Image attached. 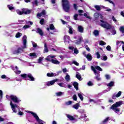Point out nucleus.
<instances>
[{
  "mask_svg": "<svg viewBox=\"0 0 124 124\" xmlns=\"http://www.w3.org/2000/svg\"><path fill=\"white\" fill-rule=\"evenodd\" d=\"M100 21L101 27H102V28H104L105 29H107V30H111V29H112V31H111L112 34H116V33H117L114 26H112V25L109 24L108 23L105 22L102 20H101Z\"/></svg>",
  "mask_w": 124,
  "mask_h": 124,
  "instance_id": "1",
  "label": "nucleus"
},
{
  "mask_svg": "<svg viewBox=\"0 0 124 124\" xmlns=\"http://www.w3.org/2000/svg\"><path fill=\"white\" fill-rule=\"evenodd\" d=\"M23 46L18 48L14 52V54H20L23 52L24 49L27 48V36L24 35L22 38Z\"/></svg>",
  "mask_w": 124,
  "mask_h": 124,
  "instance_id": "2",
  "label": "nucleus"
},
{
  "mask_svg": "<svg viewBox=\"0 0 124 124\" xmlns=\"http://www.w3.org/2000/svg\"><path fill=\"white\" fill-rule=\"evenodd\" d=\"M91 69L95 74V79H96L97 81H101V78H100V74L96 73V70H99V71H102L101 68L98 66H95V67L92 66H91Z\"/></svg>",
  "mask_w": 124,
  "mask_h": 124,
  "instance_id": "3",
  "label": "nucleus"
},
{
  "mask_svg": "<svg viewBox=\"0 0 124 124\" xmlns=\"http://www.w3.org/2000/svg\"><path fill=\"white\" fill-rule=\"evenodd\" d=\"M56 58V55H50L48 56L45 60L48 61V62H51L52 63H54V64H60V62H59L57 60H54L53 59H55Z\"/></svg>",
  "mask_w": 124,
  "mask_h": 124,
  "instance_id": "4",
  "label": "nucleus"
},
{
  "mask_svg": "<svg viewBox=\"0 0 124 124\" xmlns=\"http://www.w3.org/2000/svg\"><path fill=\"white\" fill-rule=\"evenodd\" d=\"M122 104H123L122 101L117 102L111 107L110 109L113 110L114 112H116V113L120 112V109L118 108V107H120Z\"/></svg>",
  "mask_w": 124,
  "mask_h": 124,
  "instance_id": "5",
  "label": "nucleus"
},
{
  "mask_svg": "<svg viewBox=\"0 0 124 124\" xmlns=\"http://www.w3.org/2000/svg\"><path fill=\"white\" fill-rule=\"evenodd\" d=\"M62 4L63 6V9L66 12H68L69 10V2L67 0H62Z\"/></svg>",
  "mask_w": 124,
  "mask_h": 124,
  "instance_id": "6",
  "label": "nucleus"
},
{
  "mask_svg": "<svg viewBox=\"0 0 124 124\" xmlns=\"http://www.w3.org/2000/svg\"><path fill=\"white\" fill-rule=\"evenodd\" d=\"M21 77L24 80H27V78H29L30 81H34V78L31 74H23L20 75Z\"/></svg>",
  "mask_w": 124,
  "mask_h": 124,
  "instance_id": "7",
  "label": "nucleus"
},
{
  "mask_svg": "<svg viewBox=\"0 0 124 124\" xmlns=\"http://www.w3.org/2000/svg\"><path fill=\"white\" fill-rule=\"evenodd\" d=\"M27 113H30L33 116L34 118L35 119L36 122L38 123V124H43V121L39 119V117H38V116H37V114L35 113L34 112H32V111L27 110L26 111Z\"/></svg>",
  "mask_w": 124,
  "mask_h": 124,
  "instance_id": "8",
  "label": "nucleus"
},
{
  "mask_svg": "<svg viewBox=\"0 0 124 124\" xmlns=\"http://www.w3.org/2000/svg\"><path fill=\"white\" fill-rule=\"evenodd\" d=\"M6 97L7 98V99H9V100L11 99V100H13V101H14V102L15 103H18V102H20V101H21V100H19L17 96L14 95H11L10 96L6 95Z\"/></svg>",
  "mask_w": 124,
  "mask_h": 124,
  "instance_id": "9",
  "label": "nucleus"
},
{
  "mask_svg": "<svg viewBox=\"0 0 124 124\" xmlns=\"http://www.w3.org/2000/svg\"><path fill=\"white\" fill-rule=\"evenodd\" d=\"M31 10H28L27 9H22V11L19 10H16V13L18 15H23L24 14H30L31 13Z\"/></svg>",
  "mask_w": 124,
  "mask_h": 124,
  "instance_id": "10",
  "label": "nucleus"
},
{
  "mask_svg": "<svg viewBox=\"0 0 124 124\" xmlns=\"http://www.w3.org/2000/svg\"><path fill=\"white\" fill-rule=\"evenodd\" d=\"M10 105L12 108V110L14 113H17V111H20V109L19 108V107L17 106L16 104H14L12 103V101L10 102Z\"/></svg>",
  "mask_w": 124,
  "mask_h": 124,
  "instance_id": "11",
  "label": "nucleus"
},
{
  "mask_svg": "<svg viewBox=\"0 0 124 124\" xmlns=\"http://www.w3.org/2000/svg\"><path fill=\"white\" fill-rule=\"evenodd\" d=\"M58 81H59V79L56 78V79H53L51 81L47 82L46 83V85L48 87H49V86H53V85H54V84H55V83H56V82H58Z\"/></svg>",
  "mask_w": 124,
  "mask_h": 124,
  "instance_id": "12",
  "label": "nucleus"
},
{
  "mask_svg": "<svg viewBox=\"0 0 124 124\" xmlns=\"http://www.w3.org/2000/svg\"><path fill=\"white\" fill-rule=\"evenodd\" d=\"M29 58L31 60H33V59H36L37 58V55H36V53L34 52L31 53L29 54Z\"/></svg>",
  "mask_w": 124,
  "mask_h": 124,
  "instance_id": "13",
  "label": "nucleus"
},
{
  "mask_svg": "<svg viewBox=\"0 0 124 124\" xmlns=\"http://www.w3.org/2000/svg\"><path fill=\"white\" fill-rule=\"evenodd\" d=\"M64 41L66 45L69 44V42H70V37L69 36H64Z\"/></svg>",
  "mask_w": 124,
  "mask_h": 124,
  "instance_id": "14",
  "label": "nucleus"
},
{
  "mask_svg": "<svg viewBox=\"0 0 124 124\" xmlns=\"http://www.w3.org/2000/svg\"><path fill=\"white\" fill-rule=\"evenodd\" d=\"M46 14V12H45V10L42 11L41 13H38L37 14V18H40V17H42L44 16Z\"/></svg>",
  "mask_w": 124,
  "mask_h": 124,
  "instance_id": "15",
  "label": "nucleus"
},
{
  "mask_svg": "<svg viewBox=\"0 0 124 124\" xmlns=\"http://www.w3.org/2000/svg\"><path fill=\"white\" fill-rule=\"evenodd\" d=\"M69 49L70 50H72V51H73V50H74V53L75 54H78L79 53V51H78L77 50V48H74V47H73V46H69Z\"/></svg>",
  "mask_w": 124,
  "mask_h": 124,
  "instance_id": "16",
  "label": "nucleus"
},
{
  "mask_svg": "<svg viewBox=\"0 0 124 124\" xmlns=\"http://www.w3.org/2000/svg\"><path fill=\"white\" fill-rule=\"evenodd\" d=\"M121 95H122V92L119 91L118 92V93L117 94H114L112 96V98L113 99H116V97H120V96H121Z\"/></svg>",
  "mask_w": 124,
  "mask_h": 124,
  "instance_id": "17",
  "label": "nucleus"
},
{
  "mask_svg": "<svg viewBox=\"0 0 124 124\" xmlns=\"http://www.w3.org/2000/svg\"><path fill=\"white\" fill-rule=\"evenodd\" d=\"M82 40H83V37H82L81 36H79L78 37V40L76 41L75 44H77V45H79V44H81Z\"/></svg>",
  "mask_w": 124,
  "mask_h": 124,
  "instance_id": "18",
  "label": "nucleus"
},
{
  "mask_svg": "<svg viewBox=\"0 0 124 124\" xmlns=\"http://www.w3.org/2000/svg\"><path fill=\"white\" fill-rule=\"evenodd\" d=\"M46 75L48 77H56V76H58V74L55 73H48Z\"/></svg>",
  "mask_w": 124,
  "mask_h": 124,
  "instance_id": "19",
  "label": "nucleus"
},
{
  "mask_svg": "<svg viewBox=\"0 0 124 124\" xmlns=\"http://www.w3.org/2000/svg\"><path fill=\"white\" fill-rule=\"evenodd\" d=\"M36 32H37V33H39V34H40V35H41V36H42L43 35V34H44L43 31L40 28H38L37 29Z\"/></svg>",
  "mask_w": 124,
  "mask_h": 124,
  "instance_id": "20",
  "label": "nucleus"
},
{
  "mask_svg": "<svg viewBox=\"0 0 124 124\" xmlns=\"http://www.w3.org/2000/svg\"><path fill=\"white\" fill-rule=\"evenodd\" d=\"M85 57L88 61H89V62H91V61H92V59H93L92 55H91L90 53L87 55H85Z\"/></svg>",
  "mask_w": 124,
  "mask_h": 124,
  "instance_id": "21",
  "label": "nucleus"
},
{
  "mask_svg": "<svg viewBox=\"0 0 124 124\" xmlns=\"http://www.w3.org/2000/svg\"><path fill=\"white\" fill-rule=\"evenodd\" d=\"M78 31H79V32L82 33V32L84 31V28H83L81 26L79 25L78 27Z\"/></svg>",
  "mask_w": 124,
  "mask_h": 124,
  "instance_id": "22",
  "label": "nucleus"
},
{
  "mask_svg": "<svg viewBox=\"0 0 124 124\" xmlns=\"http://www.w3.org/2000/svg\"><path fill=\"white\" fill-rule=\"evenodd\" d=\"M79 107H80L79 103H77L73 106V108H74V109H76V110H78V109H79Z\"/></svg>",
  "mask_w": 124,
  "mask_h": 124,
  "instance_id": "23",
  "label": "nucleus"
},
{
  "mask_svg": "<svg viewBox=\"0 0 124 124\" xmlns=\"http://www.w3.org/2000/svg\"><path fill=\"white\" fill-rule=\"evenodd\" d=\"M44 59V57H41L38 59V61L37 62V63H41L42 64V61H43V59Z\"/></svg>",
  "mask_w": 124,
  "mask_h": 124,
  "instance_id": "24",
  "label": "nucleus"
},
{
  "mask_svg": "<svg viewBox=\"0 0 124 124\" xmlns=\"http://www.w3.org/2000/svg\"><path fill=\"white\" fill-rule=\"evenodd\" d=\"M65 79L67 82H69V81H70V76H69L68 74H66Z\"/></svg>",
  "mask_w": 124,
  "mask_h": 124,
  "instance_id": "25",
  "label": "nucleus"
},
{
  "mask_svg": "<svg viewBox=\"0 0 124 124\" xmlns=\"http://www.w3.org/2000/svg\"><path fill=\"white\" fill-rule=\"evenodd\" d=\"M49 52V50L48 49V47H47V45L46 44H44V52L48 53Z\"/></svg>",
  "mask_w": 124,
  "mask_h": 124,
  "instance_id": "26",
  "label": "nucleus"
},
{
  "mask_svg": "<svg viewBox=\"0 0 124 124\" xmlns=\"http://www.w3.org/2000/svg\"><path fill=\"white\" fill-rule=\"evenodd\" d=\"M15 73H16V74H20L21 73V71H19L18 70V67L16 66L15 67Z\"/></svg>",
  "mask_w": 124,
  "mask_h": 124,
  "instance_id": "27",
  "label": "nucleus"
},
{
  "mask_svg": "<svg viewBox=\"0 0 124 124\" xmlns=\"http://www.w3.org/2000/svg\"><path fill=\"white\" fill-rule=\"evenodd\" d=\"M73 85L77 91H78V83L77 82H74Z\"/></svg>",
  "mask_w": 124,
  "mask_h": 124,
  "instance_id": "28",
  "label": "nucleus"
},
{
  "mask_svg": "<svg viewBox=\"0 0 124 124\" xmlns=\"http://www.w3.org/2000/svg\"><path fill=\"white\" fill-rule=\"evenodd\" d=\"M102 61H107V57L106 56V55H105V54H104L102 56H101V58Z\"/></svg>",
  "mask_w": 124,
  "mask_h": 124,
  "instance_id": "29",
  "label": "nucleus"
},
{
  "mask_svg": "<svg viewBox=\"0 0 124 124\" xmlns=\"http://www.w3.org/2000/svg\"><path fill=\"white\" fill-rule=\"evenodd\" d=\"M76 78L78 79L79 81H82V78H81V75H80V74H79V73H77V74H76Z\"/></svg>",
  "mask_w": 124,
  "mask_h": 124,
  "instance_id": "30",
  "label": "nucleus"
},
{
  "mask_svg": "<svg viewBox=\"0 0 124 124\" xmlns=\"http://www.w3.org/2000/svg\"><path fill=\"white\" fill-rule=\"evenodd\" d=\"M58 85L60 86V87H62V88H66V85L63 83H58Z\"/></svg>",
  "mask_w": 124,
  "mask_h": 124,
  "instance_id": "31",
  "label": "nucleus"
},
{
  "mask_svg": "<svg viewBox=\"0 0 124 124\" xmlns=\"http://www.w3.org/2000/svg\"><path fill=\"white\" fill-rule=\"evenodd\" d=\"M69 33L70 34H72L73 33V30L72 29V27H71V26L69 27Z\"/></svg>",
  "mask_w": 124,
  "mask_h": 124,
  "instance_id": "32",
  "label": "nucleus"
},
{
  "mask_svg": "<svg viewBox=\"0 0 124 124\" xmlns=\"http://www.w3.org/2000/svg\"><path fill=\"white\" fill-rule=\"evenodd\" d=\"M67 118L69 119L70 121H73L74 120V118H73V116L70 115H67Z\"/></svg>",
  "mask_w": 124,
  "mask_h": 124,
  "instance_id": "33",
  "label": "nucleus"
},
{
  "mask_svg": "<svg viewBox=\"0 0 124 124\" xmlns=\"http://www.w3.org/2000/svg\"><path fill=\"white\" fill-rule=\"evenodd\" d=\"M114 81H111L110 83L107 84L108 87H113L114 86Z\"/></svg>",
  "mask_w": 124,
  "mask_h": 124,
  "instance_id": "34",
  "label": "nucleus"
},
{
  "mask_svg": "<svg viewBox=\"0 0 124 124\" xmlns=\"http://www.w3.org/2000/svg\"><path fill=\"white\" fill-rule=\"evenodd\" d=\"M78 96L79 97L81 100H84V97H83V95H82L81 93H78Z\"/></svg>",
  "mask_w": 124,
  "mask_h": 124,
  "instance_id": "35",
  "label": "nucleus"
},
{
  "mask_svg": "<svg viewBox=\"0 0 124 124\" xmlns=\"http://www.w3.org/2000/svg\"><path fill=\"white\" fill-rule=\"evenodd\" d=\"M124 42L123 41H122V42H120V41H118L117 42V46H119V47H120V46H122V44H123V45H124Z\"/></svg>",
  "mask_w": 124,
  "mask_h": 124,
  "instance_id": "36",
  "label": "nucleus"
},
{
  "mask_svg": "<svg viewBox=\"0 0 124 124\" xmlns=\"http://www.w3.org/2000/svg\"><path fill=\"white\" fill-rule=\"evenodd\" d=\"M119 31L122 32V33H124V26H121Z\"/></svg>",
  "mask_w": 124,
  "mask_h": 124,
  "instance_id": "37",
  "label": "nucleus"
},
{
  "mask_svg": "<svg viewBox=\"0 0 124 124\" xmlns=\"http://www.w3.org/2000/svg\"><path fill=\"white\" fill-rule=\"evenodd\" d=\"M49 29L50 30H51L52 31L55 30L56 31V29L55 28V26H54V25L53 24H50L49 25Z\"/></svg>",
  "mask_w": 124,
  "mask_h": 124,
  "instance_id": "38",
  "label": "nucleus"
},
{
  "mask_svg": "<svg viewBox=\"0 0 124 124\" xmlns=\"http://www.w3.org/2000/svg\"><path fill=\"white\" fill-rule=\"evenodd\" d=\"M63 92H59L58 93H56V94L57 96H61V95H62L63 94Z\"/></svg>",
  "mask_w": 124,
  "mask_h": 124,
  "instance_id": "39",
  "label": "nucleus"
},
{
  "mask_svg": "<svg viewBox=\"0 0 124 124\" xmlns=\"http://www.w3.org/2000/svg\"><path fill=\"white\" fill-rule=\"evenodd\" d=\"M22 35V33L20 32H17L16 35V38H19V37H21V36Z\"/></svg>",
  "mask_w": 124,
  "mask_h": 124,
  "instance_id": "40",
  "label": "nucleus"
},
{
  "mask_svg": "<svg viewBox=\"0 0 124 124\" xmlns=\"http://www.w3.org/2000/svg\"><path fill=\"white\" fill-rule=\"evenodd\" d=\"M93 34L94 35H95V36H97V35H98V34H99V33L98 32V31L97 30H95L94 31H93Z\"/></svg>",
  "mask_w": 124,
  "mask_h": 124,
  "instance_id": "41",
  "label": "nucleus"
},
{
  "mask_svg": "<svg viewBox=\"0 0 124 124\" xmlns=\"http://www.w3.org/2000/svg\"><path fill=\"white\" fill-rule=\"evenodd\" d=\"M99 44H100V45H101L102 46H103V45H106V43H105L103 41H100L99 42Z\"/></svg>",
  "mask_w": 124,
  "mask_h": 124,
  "instance_id": "42",
  "label": "nucleus"
},
{
  "mask_svg": "<svg viewBox=\"0 0 124 124\" xmlns=\"http://www.w3.org/2000/svg\"><path fill=\"white\" fill-rule=\"evenodd\" d=\"M109 117H107V118H106L103 121V123L104 124H106V123H107V122H108V121H109Z\"/></svg>",
  "mask_w": 124,
  "mask_h": 124,
  "instance_id": "43",
  "label": "nucleus"
},
{
  "mask_svg": "<svg viewBox=\"0 0 124 124\" xmlns=\"http://www.w3.org/2000/svg\"><path fill=\"white\" fill-rule=\"evenodd\" d=\"M33 4H35V5H38V1L37 0H34L33 1Z\"/></svg>",
  "mask_w": 124,
  "mask_h": 124,
  "instance_id": "44",
  "label": "nucleus"
},
{
  "mask_svg": "<svg viewBox=\"0 0 124 124\" xmlns=\"http://www.w3.org/2000/svg\"><path fill=\"white\" fill-rule=\"evenodd\" d=\"M66 105H71L72 104V101H69L68 102H66L65 103Z\"/></svg>",
  "mask_w": 124,
  "mask_h": 124,
  "instance_id": "45",
  "label": "nucleus"
},
{
  "mask_svg": "<svg viewBox=\"0 0 124 124\" xmlns=\"http://www.w3.org/2000/svg\"><path fill=\"white\" fill-rule=\"evenodd\" d=\"M94 17L95 18H98V17H99V14L97 13H95L94 14Z\"/></svg>",
  "mask_w": 124,
  "mask_h": 124,
  "instance_id": "46",
  "label": "nucleus"
},
{
  "mask_svg": "<svg viewBox=\"0 0 124 124\" xmlns=\"http://www.w3.org/2000/svg\"><path fill=\"white\" fill-rule=\"evenodd\" d=\"M8 7L10 10H12L14 9V7L10 5H8Z\"/></svg>",
  "mask_w": 124,
  "mask_h": 124,
  "instance_id": "47",
  "label": "nucleus"
},
{
  "mask_svg": "<svg viewBox=\"0 0 124 124\" xmlns=\"http://www.w3.org/2000/svg\"><path fill=\"white\" fill-rule=\"evenodd\" d=\"M84 16H85V17H86V18L90 19V20H91L92 19V17H91V16H88V15L86 13H84Z\"/></svg>",
  "mask_w": 124,
  "mask_h": 124,
  "instance_id": "48",
  "label": "nucleus"
},
{
  "mask_svg": "<svg viewBox=\"0 0 124 124\" xmlns=\"http://www.w3.org/2000/svg\"><path fill=\"white\" fill-rule=\"evenodd\" d=\"M29 28H31V26H30V25H25L23 27V29L24 30H27V29H29Z\"/></svg>",
  "mask_w": 124,
  "mask_h": 124,
  "instance_id": "49",
  "label": "nucleus"
},
{
  "mask_svg": "<svg viewBox=\"0 0 124 124\" xmlns=\"http://www.w3.org/2000/svg\"><path fill=\"white\" fill-rule=\"evenodd\" d=\"M95 8L96 9V10H100V6L98 5H95L94 6Z\"/></svg>",
  "mask_w": 124,
  "mask_h": 124,
  "instance_id": "50",
  "label": "nucleus"
},
{
  "mask_svg": "<svg viewBox=\"0 0 124 124\" xmlns=\"http://www.w3.org/2000/svg\"><path fill=\"white\" fill-rule=\"evenodd\" d=\"M96 55L97 56V59H99L100 58V54H99V52H97Z\"/></svg>",
  "mask_w": 124,
  "mask_h": 124,
  "instance_id": "51",
  "label": "nucleus"
},
{
  "mask_svg": "<svg viewBox=\"0 0 124 124\" xmlns=\"http://www.w3.org/2000/svg\"><path fill=\"white\" fill-rule=\"evenodd\" d=\"M74 8L75 9V10H77L78 9V6H77V4H74Z\"/></svg>",
  "mask_w": 124,
  "mask_h": 124,
  "instance_id": "52",
  "label": "nucleus"
},
{
  "mask_svg": "<svg viewBox=\"0 0 124 124\" xmlns=\"http://www.w3.org/2000/svg\"><path fill=\"white\" fill-rule=\"evenodd\" d=\"M73 63H74V64H75L76 65H77V66H78V65H79V63H78L76 61H73Z\"/></svg>",
  "mask_w": 124,
  "mask_h": 124,
  "instance_id": "53",
  "label": "nucleus"
},
{
  "mask_svg": "<svg viewBox=\"0 0 124 124\" xmlns=\"http://www.w3.org/2000/svg\"><path fill=\"white\" fill-rule=\"evenodd\" d=\"M104 0V1H108V2H109V3H112L114 5V2H113V1L111 0Z\"/></svg>",
  "mask_w": 124,
  "mask_h": 124,
  "instance_id": "54",
  "label": "nucleus"
},
{
  "mask_svg": "<svg viewBox=\"0 0 124 124\" xmlns=\"http://www.w3.org/2000/svg\"><path fill=\"white\" fill-rule=\"evenodd\" d=\"M106 49L108 51H111V46H108Z\"/></svg>",
  "mask_w": 124,
  "mask_h": 124,
  "instance_id": "55",
  "label": "nucleus"
},
{
  "mask_svg": "<svg viewBox=\"0 0 124 124\" xmlns=\"http://www.w3.org/2000/svg\"><path fill=\"white\" fill-rule=\"evenodd\" d=\"M73 100H75V101H76V100H77V96H76V95H74L73 97Z\"/></svg>",
  "mask_w": 124,
  "mask_h": 124,
  "instance_id": "56",
  "label": "nucleus"
},
{
  "mask_svg": "<svg viewBox=\"0 0 124 124\" xmlns=\"http://www.w3.org/2000/svg\"><path fill=\"white\" fill-rule=\"evenodd\" d=\"M112 19L115 23H117V22H118V21H117V19H116V18H115L114 16H112Z\"/></svg>",
  "mask_w": 124,
  "mask_h": 124,
  "instance_id": "57",
  "label": "nucleus"
},
{
  "mask_svg": "<svg viewBox=\"0 0 124 124\" xmlns=\"http://www.w3.org/2000/svg\"><path fill=\"white\" fill-rule=\"evenodd\" d=\"M77 17H78V15L75 14L74 16V18L75 20H78V18H77Z\"/></svg>",
  "mask_w": 124,
  "mask_h": 124,
  "instance_id": "58",
  "label": "nucleus"
},
{
  "mask_svg": "<svg viewBox=\"0 0 124 124\" xmlns=\"http://www.w3.org/2000/svg\"><path fill=\"white\" fill-rule=\"evenodd\" d=\"M2 98V91L0 90V99Z\"/></svg>",
  "mask_w": 124,
  "mask_h": 124,
  "instance_id": "59",
  "label": "nucleus"
},
{
  "mask_svg": "<svg viewBox=\"0 0 124 124\" xmlns=\"http://www.w3.org/2000/svg\"><path fill=\"white\" fill-rule=\"evenodd\" d=\"M1 78L2 79H6V78H7V77H6V76L5 75H3L1 76Z\"/></svg>",
  "mask_w": 124,
  "mask_h": 124,
  "instance_id": "60",
  "label": "nucleus"
},
{
  "mask_svg": "<svg viewBox=\"0 0 124 124\" xmlns=\"http://www.w3.org/2000/svg\"><path fill=\"white\" fill-rule=\"evenodd\" d=\"M40 24H41V25H43V24H44V19H41V20L40 21Z\"/></svg>",
  "mask_w": 124,
  "mask_h": 124,
  "instance_id": "61",
  "label": "nucleus"
},
{
  "mask_svg": "<svg viewBox=\"0 0 124 124\" xmlns=\"http://www.w3.org/2000/svg\"><path fill=\"white\" fill-rule=\"evenodd\" d=\"M87 85H88V86H93V82H92V81H89V82L87 83Z\"/></svg>",
  "mask_w": 124,
  "mask_h": 124,
  "instance_id": "62",
  "label": "nucleus"
},
{
  "mask_svg": "<svg viewBox=\"0 0 124 124\" xmlns=\"http://www.w3.org/2000/svg\"><path fill=\"white\" fill-rule=\"evenodd\" d=\"M62 70L63 73H65L66 72H67V69H66V68L63 69Z\"/></svg>",
  "mask_w": 124,
  "mask_h": 124,
  "instance_id": "63",
  "label": "nucleus"
},
{
  "mask_svg": "<svg viewBox=\"0 0 124 124\" xmlns=\"http://www.w3.org/2000/svg\"><path fill=\"white\" fill-rule=\"evenodd\" d=\"M105 77H106V79H107L108 80L110 79V76H109L108 75H106Z\"/></svg>",
  "mask_w": 124,
  "mask_h": 124,
  "instance_id": "64",
  "label": "nucleus"
}]
</instances>
